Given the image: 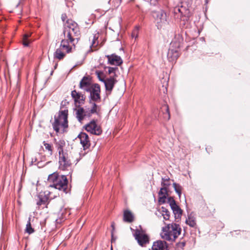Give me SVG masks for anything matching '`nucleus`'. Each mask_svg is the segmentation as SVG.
I'll return each mask as SVG.
<instances>
[{"label": "nucleus", "mask_w": 250, "mask_h": 250, "mask_svg": "<svg viewBox=\"0 0 250 250\" xmlns=\"http://www.w3.org/2000/svg\"><path fill=\"white\" fill-rule=\"evenodd\" d=\"M80 87L90 93V98L94 102L100 101V86L98 84H92L88 76L83 77L80 83Z\"/></svg>", "instance_id": "1"}, {"label": "nucleus", "mask_w": 250, "mask_h": 250, "mask_svg": "<svg viewBox=\"0 0 250 250\" xmlns=\"http://www.w3.org/2000/svg\"><path fill=\"white\" fill-rule=\"evenodd\" d=\"M54 130L57 132H64L68 126V110L61 109L57 115L54 117V122L52 124Z\"/></svg>", "instance_id": "2"}, {"label": "nucleus", "mask_w": 250, "mask_h": 250, "mask_svg": "<svg viewBox=\"0 0 250 250\" xmlns=\"http://www.w3.org/2000/svg\"><path fill=\"white\" fill-rule=\"evenodd\" d=\"M63 33L64 37L68 39L73 46L75 45V41L78 42L80 35L77 23L72 20L67 21Z\"/></svg>", "instance_id": "3"}, {"label": "nucleus", "mask_w": 250, "mask_h": 250, "mask_svg": "<svg viewBox=\"0 0 250 250\" xmlns=\"http://www.w3.org/2000/svg\"><path fill=\"white\" fill-rule=\"evenodd\" d=\"M48 181L52 183L50 187L62 190L65 193L68 192V180L65 175H60L58 173L54 172L48 176Z\"/></svg>", "instance_id": "4"}, {"label": "nucleus", "mask_w": 250, "mask_h": 250, "mask_svg": "<svg viewBox=\"0 0 250 250\" xmlns=\"http://www.w3.org/2000/svg\"><path fill=\"white\" fill-rule=\"evenodd\" d=\"M181 228L179 225L175 223L169 224L162 229L161 237L166 240L174 241L180 235Z\"/></svg>", "instance_id": "5"}, {"label": "nucleus", "mask_w": 250, "mask_h": 250, "mask_svg": "<svg viewBox=\"0 0 250 250\" xmlns=\"http://www.w3.org/2000/svg\"><path fill=\"white\" fill-rule=\"evenodd\" d=\"M158 28H162L167 23L166 13L163 10L154 12L153 14Z\"/></svg>", "instance_id": "6"}, {"label": "nucleus", "mask_w": 250, "mask_h": 250, "mask_svg": "<svg viewBox=\"0 0 250 250\" xmlns=\"http://www.w3.org/2000/svg\"><path fill=\"white\" fill-rule=\"evenodd\" d=\"M134 236L139 245L142 247L145 246L149 242L148 236L142 229H137L134 233Z\"/></svg>", "instance_id": "7"}, {"label": "nucleus", "mask_w": 250, "mask_h": 250, "mask_svg": "<svg viewBox=\"0 0 250 250\" xmlns=\"http://www.w3.org/2000/svg\"><path fill=\"white\" fill-rule=\"evenodd\" d=\"M85 129L87 131L96 135H100L102 132L101 127L94 120L87 124Z\"/></svg>", "instance_id": "8"}, {"label": "nucleus", "mask_w": 250, "mask_h": 250, "mask_svg": "<svg viewBox=\"0 0 250 250\" xmlns=\"http://www.w3.org/2000/svg\"><path fill=\"white\" fill-rule=\"evenodd\" d=\"M59 154L60 167L62 170H65L70 165V161L65 156L63 153V150L61 146L58 148Z\"/></svg>", "instance_id": "9"}, {"label": "nucleus", "mask_w": 250, "mask_h": 250, "mask_svg": "<svg viewBox=\"0 0 250 250\" xmlns=\"http://www.w3.org/2000/svg\"><path fill=\"white\" fill-rule=\"evenodd\" d=\"M78 137L80 139V143L83 149H88L90 146V142L88 135L84 132H81Z\"/></svg>", "instance_id": "10"}, {"label": "nucleus", "mask_w": 250, "mask_h": 250, "mask_svg": "<svg viewBox=\"0 0 250 250\" xmlns=\"http://www.w3.org/2000/svg\"><path fill=\"white\" fill-rule=\"evenodd\" d=\"M169 202L170 206L175 215V218L176 219L180 218L182 213L181 209L177 205L175 201L173 199L170 198Z\"/></svg>", "instance_id": "11"}, {"label": "nucleus", "mask_w": 250, "mask_h": 250, "mask_svg": "<svg viewBox=\"0 0 250 250\" xmlns=\"http://www.w3.org/2000/svg\"><path fill=\"white\" fill-rule=\"evenodd\" d=\"M72 45H73L70 43L69 40L64 37L61 41L60 47L63 50L65 51V53H69L72 52Z\"/></svg>", "instance_id": "12"}, {"label": "nucleus", "mask_w": 250, "mask_h": 250, "mask_svg": "<svg viewBox=\"0 0 250 250\" xmlns=\"http://www.w3.org/2000/svg\"><path fill=\"white\" fill-rule=\"evenodd\" d=\"M106 57L108 59V63L111 65L118 66L122 63L123 61L121 57L115 54H112L110 55H107Z\"/></svg>", "instance_id": "13"}, {"label": "nucleus", "mask_w": 250, "mask_h": 250, "mask_svg": "<svg viewBox=\"0 0 250 250\" xmlns=\"http://www.w3.org/2000/svg\"><path fill=\"white\" fill-rule=\"evenodd\" d=\"M116 82L117 80L113 76H111L110 78H107L104 83L105 85L106 90L110 93Z\"/></svg>", "instance_id": "14"}, {"label": "nucleus", "mask_w": 250, "mask_h": 250, "mask_svg": "<svg viewBox=\"0 0 250 250\" xmlns=\"http://www.w3.org/2000/svg\"><path fill=\"white\" fill-rule=\"evenodd\" d=\"M71 96L74 99L76 104H83L85 97L81 93L77 92L76 90H74L71 92Z\"/></svg>", "instance_id": "15"}, {"label": "nucleus", "mask_w": 250, "mask_h": 250, "mask_svg": "<svg viewBox=\"0 0 250 250\" xmlns=\"http://www.w3.org/2000/svg\"><path fill=\"white\" fill-rule=\"evenodd\" d=\"M167 244L165 241L158 240L153 243L152 247V250H166Z\"/></svg>", "instance_id": "16"}, {"label": "nucleus", "mask_w": 250, "mask_h": 250, "mask_svg": "<svg viewBox=\"0 0 250 250\" xmlns=\"http://www.w3.org/2000/svg\"><path fill=\"white\" fill-rule=\"evenodd\" d=\"M179 56V52L177 50L173 48H169L167 55L169 62H173L176 60Z\"/></svg>", "instance_id": "17"}, {"label": "nucleus", "mask_w": 250, "mask_h": 250, "mask_svg": "<svg viewBox=\"0 0 250 250\" xmlns=\"http://www.w3.org/2000/svg\"><path fill=\"white\" fill-rule=\"evenodd\" d=\"M186 223L191 227L194 228L196 227V218L192 213H190L188 215V217L186 220Z\"/></svg>", "instance_id": "18"}, {"label": "nucleus", "mask_w": 250, "mask_h": 250, "mask_svg": "<svg viewBox=\"0 0 250 250\" xmlns=\"http://www.w3.org/2000/svg\"><path fill=\"white\" fill-rule=\"evenodd\" d=\"M134 220L133 214L128 210H125L124 212V221L126 222H132Z\"/></svg>", "instance_id": "19"}, {"label": "nucleus", "mask_w": 250, "mask_h": 250, "mask_svg": "<svg viewBox=\"0 0 250 250\" xmlns=\"http://www.w3.org/2000/svg\"><path fill=\"white\" fill-rule=\"evenodd\" d=\"M76 117L78 121L81 122L85 116L84 110L83 108L78 107L76 110Z\"/></svg>", "instance_id": "20"}, {"label": "nucleus", "mask_w": 250, "mask_h": 250, "mask_svg": "<svg viewBox=\"0 0 250 250\" xmlns=\"http://www.w3.org/2000/svg\"><path fill=\"white\" fill-rule=\"evenodd\" d=\"M62 50V49L60 47L59 48L56 49L54 54V57L55 58L61 60L65 57V53L63 52Z\"/></svg>", "instance_id": "21"}, {"label": "nucleus", "mask_w": 250, "mask_h": 250, "mask_svg": "<svg viewBox=\"0 0 250 250\" xmlns=\"http://www.w3.org/2000/svg\"><path fill=\"white\" fill-rule=\"evenodd\" d=\"M159 195L160 196V201H163L164 202V200L167 196V188L165 187H162L159 192Z\"/></svg>", "instance_id": "22"}, {"label": "nucleus", "mask_w": 250, "mask_h": 250, "mask_svg": "<svg viewBox=\"0 0 250 250\" xmlns=\"http://www.w3.org/2000/svg\"><path fill=\"white\" fill-rule=\"evenodd\" d=\"M30 220L31 218L29 217L28 219V221L26 224L25 229V231L29 234L33 233L34 231V229H33L32 227H31Z\"/></svg>", "instance_id": "23"}, {"label": "nucleus", "mask_w": 250, "mask_h": 250, "mask_svg": "<svg viewBox=\"0 0 250 250\" xmlns=\"http://www.w3.org/2000/svg\"><path fill=\"white\" fill-rule=\"evenodd\" d=\"M162 214L165 220H167L169 219L170 217V212L166 208L163 207H162Z\"/></svg>", "instance_id": "24"}, {"label": "nucleus", "mask_w": 250, "mask_h": 250, "mask_svg": "<svg viewBox=\"0 0 250 250\" xmlns=\"http://www.w3.org/2000/svg\"><path fill=\"white\" fill-rule=\"evenodd\" d=\"M173 186L175 192L178 194L179 198H180L182 189V187L179 184H176L175 183L173 184Z\"/></svg>", "instance_id": "25"}, {"label": "nucleus", "mask_w": 250, "mask_h": 250, "mask_svg": "<svg viewBox=\"0 0 250 250\" xmlns=\"http://www.w3.org/2000/svg\"><path fill=\"white\" fill-rule=\"evenodd\" d=\"M30 34H26L24 35L22 40V44L24 46H28L30 42V41L28 40V38L30 37Z\"/></svg>", "instance_id": "26"}, {"label": "nucleus", "mask_w": 250, "mask_h": 250, "mask_svg": "<svg viewBox=\"0 0 250 250\" xmlns=\"http://www.w3.org/2000/svg\"><path fill=\"white\" fill-rule=\"evenodd\" d=\"M108 69V73L110 75L113 74L111 76H113V77L114 76H116V71L118 70V68L117 66L115 67H107Z\"/></svg>", "instance_id": "27"}, {"label": "nucleus", "mask_w": 250, "mask_h": 250, "mask_svg": "<svg viewBox=\"0 0 250 250\" xmlns=\"http://www.w3.org/2000/svg\"><path fill=\"white\" fill-rule=\"evenodd\" d=\"M43 145L46 150L48 151V154L51 155L52 154V146L51 144L43 142Z\"/></svg>", "instance_id": "28"}, {"label": "nucleus", "mask_w": 250, "mask_h": 250, "mask_svg": "<svg viewBox=\"0 0 250 250\" xmlns=\"http://www.w3.org/2000/svg\"><path fill=\"white\" fill-rule=\"evenodd\" d=\"M162 110H165L166 111L165 118L166 119H167V120H169L170 119V113L168 105L165 104L164 106H163Z\"/></svg>", "instance_id": "29"}, {"label": "nucleus", "mask_w": 250, "mask_h": 250, "mask_svg": "<svg viewBox=\"0 0 250 250\" xmlns=\"http://www.w3.org/2000/svg\"><path fill=\"white\" fill-rule=\"evenodd\" d=\"M96 74L98 78L99 79V80L100 81L104 83V82L105 81V80L106 79H104V73L101 71H96Z\"/></svg>", "instance_id": "30"}, {"label": "nucleus", "mask_w": 250, "mask_h": 250, "mask_svg": "<svg viewBox=\"0 0 250 250\" xmlns=\"http://www.w3.org/2000/svg\"><path fill=\"white\" fill-rule=\"evenodd\" d=\"M170 185V184L169 183V178H167H167H166V179L162 178V181L161 183V185H162V187H163V188L165 187L166 188H167Z\"/></svg>", "instance_id": "31"}, {"label": "nucleus", "mask_w": 250, "mask_h": 250, "mask_svg": "<svg viewBox=\"0 0 250 250\" xmlns=\"http://www.w3.org/2000/svg\"><path fill=\"white\" fill-rule=\"evenodd\" d=\"M39 156V154L38 153H36L34 154V156H33V157L32 158V161H31L32 164H33L34 163H35L38 161V160H39V158H38Z\"/></svg>", "instance_id": "32"}, {"label": "nucleus", "mask_w": 250, "mask_h": 250, "mask_svg": "<svg viewBox=\"0 0 250 250\" xmlns=\"http://www.w3.org/2000/svg\"><path fill=\"white\" fill-rule=\"evenodd\" d=\"M138 31L139 29L138 28H136L134 29V30L133 31L132 33V37L134 38L135 39H136L138 37Z\"/></svg>", "instance_id": "33"}, {"label": "nucleus", "mask_w": 250, "mask_h": 250, "mask_svg": "<svg viewBox=\"0 0 250 250\" xmlns=\"http://www.w3.org/2000/svg\"><path fill=\"white\" fill-rule=\"evenodd\" d=\"M97 105L96 104L94 103L93 104V107L91 109L90 112L91 113H94L97 112Z\"/></svg>", "instance_id": "34"}, {"label": "nucleus", "mask_w": 250, "mask_h": 250, "mask_svg": "<svg viewBox=\"0 0 250 250\" xmlns=\"http://www.w3.org/2000/svg\"><path fill=\"white\" fill-rule=\"evenodd\" d=\"M97 40V38L95 36L93 37L92 46H95L97 45L98 43H96V41Z\"/></svg>", "instance_id": "35"}, {"label": "nucleus", "mask_w": 250, "mask_h": 250, "mask_svg": "<svg viewBox=\"0 0 250 250\" xmlns=\"http://www.w3.org/2000/svg\"><path fill=\"white\" fill-rule=\"evenodd\" d=\"M45 204V200H43L42 199H40V201L37 202V205L38 206H41L42 204Z\"/></svg>", "instance_id": "36"}, {"label": "nucleus", "mask_w": 250, "mask_h": 250, "mask_svg": "<svg viewBox=\"0 0 250 250\" xmlns=\"http://www.w3.org/2000/svg\"><path fill=\"white\" fill-rule=\"evenodd\" d=\"M66 104H68V102H67L66 100L62 101L61 103V107L60 110L63 109L62 106L65 105Z\"/></svg>", "instance_id": "37"}, {"label": "nucleus", "mask_w": 250, "mask_h": 250, "mask_svg": "<svg viewBox=\"0 0 250 250\" xmlns=\"http://www.w3.org/2000/svg\"><path fill=\"white\" fill-rule=\"evenodd\" d=\"M174 11L175 13H177L178 12L181 13V9L179 7H175Z\"/></svg>", "instance_id": "38"}, {"label": "nucleus", "mask_w": 250, "mask_h": 250, "mask_svg": "<svg viewBox=\"0 0 250 250\" xmlns=\"http://www.w3.org/2000/svg\"><path fill=\"white\" fill-rule=\"evenodd\" d=\"M65 16V15H62V19L63 21H64Z\"/></svg>", "instance_id": "39"}, {"label": "nucleus", "mask_w": 250, "mask_h": 250, "mask_svg": "<svg viewBox=\"0 0 250 250\" xmlns=\"http://www.w3.org/2000/svg\"><path fill=\"white\" fill-rule=\"evenodd\" d=\"M111 226L113 228V229H114V223H112Z\"/></svg>", "instance_id": "40"}]
</instances>
